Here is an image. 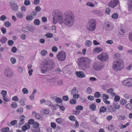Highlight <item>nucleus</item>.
Listing matches in <instances>:
<instances>
[{
	"instance_id": "f257e3e1",
	"label": "nucleus",
	"mask_w": 132,
	"mask_h": 132,
	"mask_svg": "<svg viewBox=\"0 0 132 132\" xmlns=\"http://www.w3.org/2000/svg\"><path fill=\"white\" fill-rule=\"evenodd\" d=\"M54 16L53 22L56 24L57 22L60 24L63 23L67 26L70 27L73 25L75 16L71 11H68L65 12L63 17L62 13L57 10L54 11L52 14Z\"/></svg>"
},
{
	"instance_id": "f03ea898",
	"label": "nucleus",
	"mask_w": 132,
	"mask_h": 132,
	"mask_svg": "<svg viewBox=\"0 0 132 132\" xmlns=\"http://www.w3.org/2000/svg\"><path fill=\"white\" fill-rule=\"evenodd\" d=\"M55 66V63L52 61L47 59H44L42 62L41 72L42 73H46L52 70Z\"/></svg>"
},
{
	"instance_id": "7ed1b4c3",
	"label": "nucleus",
	"mask_w": 132,
	"mask_h": 132,
	"mask_svg": "<svg viewBox=\"0 0 132 132\" xmlns=\"http://www.w3.org/2000/svg\"><path fill=\"white\" fill-rule=\"evenodd\" d=\"M78 60V66L84 70L88 68V64L90 63L91 61L90 59L86 57H80Z\"/></svg>"
},
{
	"instance_id": "20e7f679",
	"label": "nucleus",
	"mask_w": 132,
	"mask_h": 132,
	"mask_svg": "<svg viewBox=\"0 0 132 132\" xmlns=\"http://www.w3.org/2000/svg\"><path fill=\"white\" fill-rule=\"evenodd\" d=\"M123 67V62L122 60H117L114 62L113 68L114 70H120L122 69Z\"/></svg>"
},
{
	"instance_id": "39448f33",
	"label": "nucleus",
	"mask_w": 132,
	"mask_h": 132,
	"mask_svg": "<svg viewBox=\"0 0 132 132\" xmlns=\"http://www.w3.org/2000/svg\"><path fill=\"white\" fill-rule=\"evenodd\" d=\"M96 22L94 19H91L88 20L87 23V29L88 30L92 31L96 29Z\"/></svg>"
},
{
	"instance_id": "423d86ee",
	"label": "nucleus",
	"mask_w": 132,
	"mask_h": 132,
	"mask_svg": "<svg viewBox=\"0 0 132 132\" xmlns=\"http://www.w3.org/2000/svg\"><path fill=\"white\" fill-rule=\"evenodd\" d=\"M119 3V1L118 0H112L109 3L108 5L112 8L120 10V6Z\"/></svg>"
},
{
	"instance_id": "0eeeda50",
	"label": "nucleus",
	"mask_w": 132,
	"mask_h": 132,
	"mask_svg": "<svg viewBox=\"0 0 132 132\" xmlns=\"http://www.w3.org/2000/svg\"><path fill=\"white\" fill-rule=\"evenodd\" d=\"M97 57L99 60L102 62L107 61L109 58L108 54L105 52L102 53L100 55H98Z\"/></svg>"
},
{
	"instance_id": "6e6552de",
	"label": "nucleus",
	"mask_w": 132,
	"mask_h": 132,
	"mask_svg": "<svg viewBox=\"0 0 132 132\" xmlns=\"http://www.w3.org/2000/svg\"><path fill=\"white\" fill-rule=\"evenodd\" d=\"M94 69L96 71H98L103 68L104 66L103 64L98 62L94 63L93 65Z\"/></svg>"
},
{
	"instance_id": "1a4fd4ad",
	"label": "nucleus",
	"mask_w": 132,
	"mask_h": 132,
	"mask_svg": "<svg viewBox=\"0 0 132 132\" xmlns=\"http://www.w3.org/2000/svg\"><path fill=\"white\" fill-rule=\"evenodd\" d=\"M56 57L58 60L60 61H63L65 60L66 58L65 53L63 51L60 52L57 55Z\"/></svg>"
},
{
	"instance_id": "9d476101",
	"label": "nucleus",
	"mask_w": 132,
	"mask_h": 132,
	"mask_svg": "<svg viewBox=\"0 0 132 132\" xmlns=\"http://www.w3.org/2000/svg\"><path fill=\"white\" fill-rule=\"evenodd\" d=\"M9 5L12 10L15 11H18L19 6L14 2L12 1H10L9 2Z\"/></svg>"
},
{
	"instance_id": "9b49d317",
	"label": "nucleus",
	"mask_w": 132,
	"mask_h": 132,
	"mask_svg": "<svg viewBox=\"0 0 132 132\" xmlns=\"http://www.w3.org/2000/svg\"><path fill=\"white\" fill-rule=\"evenodd\" d=\"M76 75L77 77L80 78H84L86 76L84 73L82 71L76 72Z\"/></svg>"
},
{
	"instance_id": "f8f14e48",
	"label": "nucleus",
	"mask_w": 132,
	"mask_h": 132,
	"mask_svg": "<svg viewBox=\"0 0 132 132\" xmlns=\"http://www.w3.org/2000/svg\"><path fill=\"white\" fill-rule=\"evenodd\" d=\"M4 73L5 76L9 77L12 76L13 74L12 70L10 69L5 70Z\"/></svg>"
},
{
	"instance_id": "ddd939ff",
	"label": "nucleus",
	"mask_w": 132,
	"mask_h": 132,
	"mask_svg": "<svg viewBox=\"0 0 132 132\" xmlns=\"http://www.w3.org/2000/svg\"><path fill=\"white\" fill-rule=\"evenodd\" d=\"M105 26L104 27V28L105 30L108 31L110 30H112L113 29V27L110 25V22H106L105 23Z\"/></svg>"
},
{
	"instance_id": "4468645a",
	"label": "nucleus",
	"mask_w": 132,
	"mask_h": 132,
	"mask_svg": "<svg viewBox=\"0 0 132 132\" xmlns=\"http://www.w3.org/2000/svg\"><path fill=\"white\" fill-rule=\"evenodd\" d=\"M107 111L110 112H113L116 111L115 107L113 105L109 106L107 107Z\"/></svg>"
},
{
	"instance_id": "2eb2a0df",
	"label": "nucleus",
	"mask_w": 132,
	"mask_h": 132,
	"mask_svg": "<svg viewBox=\"0 0 132 132\" xmlns=\"http://www.w3.org/2000/svg\"><path fill=\"white\" fill-rule=\"evenodd\" d=\"M128 12L129 14H130V11H132V0H128Z\"/></svg>"
},
{
	"instance_id": "dca6fc26",
	"label": "nucleus",
	"mask_w": 132,
	"mask_h": 132,
	"mask_svg": "<svg viewBox=\"0 0 132 132\" xmlns=\"http://www.w3.org/2000/svg\"><path fill=\"white\" fill-rule=\"evenodd\" d=\"M130 78L122 81V83L123 85L128 86L129 87V84H130Z\"/></svg>"
},
{
	"instance_id": "f3484780",
	"label": "nucleus",
	"mask_w": 132,
	"mask_h": 132,
	"mask_svg": "<svg viewBox=\"0 0 132 132\" xmlns=\"http://www.w3.org/2000/svg\"><path fill=\"white\" fill-rule=\"evenodd\" d=\"M21 117L22 118L21 119L19 123V125H21L24 124V118H25V117L23 115H22L21 116Z\"/></svg>"
},
{
	"instance_id": "a211bd4d",
	"label": "nucleus",
	"mask_w": 132,
	"mask_h": 132,
	"mask_svg": "<svg viewBox=\"0 0 132 132\" xmlns=\"http://www.w3.org/2000/svg\"><path fill=\"white\" fill-rule=\"evenodd\" d=\"M103 50V49L101 47H97L94 50V52L98 53L102 51Z\"/></svg>"
},
{
	"instance_id": "6ab92c4d",
	"label": "nucleus",
	"mask_w": 132,
	"mask_h": 132,
	"mask_svg": "<svg viewBox=\"0 0 132 132\" xmlns=\"http://www.w3.org/2000/svg\"><path fill=\"white\" fill-rule=\"evenodd\" d=\"M96 108V105L94 104H91L89 106V109L93 111H94L95 110Z\"/></svg>"
},
{
	"instance_id": "aec40b11",
	"label": "nucleus",
	"mask_w": 132,
	"mask_h": 132,
	"mask_svg": "<svg viewBox=\"0 0 132 132\" xmlns=\"http://www.w3.org/2000/svg\"><path fill=\"white\" fill-rule=\"evenodd\" d=\"M106 108L104 106H102L100 109V113H104L106 112Z\"/></svg>"
},
{
	"instance_id": "412c9836",
	"label": "nucleus",
	"mask_w": 132,
	"mask_h": 132,
	"mask_svg": "<svg viewBox=\"0 0 132 132\" xmlns=\"http://www.w3.org/2000/svg\"><path fill=\"white\" fill-rule=\"evenodd\" d=\"M26 99L25 98H23L20 99L19 102L21 103V105H24L25 104V102H26Z\"/></svg>"
},
{
	"instance_id": "4be33fe9",
	"label": "nucleus",
	"mask_w": 132,
	"mask_h": 132,
	"mask_svg": "<svg viewBox=\"0 0 132 132\" xmlns=\"http://www.w3.org/2000/svg\"><path fill=\"white\" fill-rule=\"evenodd\" d=\"M7 40V38L4 37H2L1 39L0 42H1L2 43H4L6 42Z\"/></svg>"
},
{
	"instance_id": "5701e85b",
	"label": "nucleus",
	"mask_w": 132,
	"mask_h": 132,
	"mask_svg": "<svg viewBox=\"0 0 132 132\" xmlns=\"http://www.w3.org/2000/svg\"><path fill=\"white\" fill-rule=\"evenodd\" d=\"M92 43L90 40H86L85 42V45L86 46L89 47L91 45Z\"/></svg>"
},
{
	"instance_id": "b1692460",
	"label": "nucleus",
	"mask_w": 132,
	"mask_h": 132,
	"mask_svg": "<svg viewBox=\"0 0 132 132\" xmlns=\"http://www.w3.org/2000/svg\"><path fill=\"white\" fill-rule=\"evenodd\" d=\"M130 125V123L129 122H128L126 124L124 125H120L119 126V127L121 129L124 128H126L128 125Z\"/></svg>"
},
{
	"instance_id": "393cba45",
	"label": "nucleus",
	"mask_w": 132,
	"mask_h": 132,
	"mask_svg": "<svg viewBox=\"0 0 132 132\" xmlns=\"http://www.w3.org/2000/svg\"><path fill=\"white\" fill-rule=\"evenodd\" d=\"M17 16L20 18H22L23 17V15L22 13L20 12H19L16 14Z\"/></svg>"
},
{
	"instance_id": "a878e982",
	"label": "nucleus",
	"mask_w": 132,
	"mask_h": 132,
	"mask_svg": "<svg viewBox=\"0 0 132 132\" xmlns=\"http://www.w3.org/2000/svg\"><path fill=\"white\" fill-rule=\"evenodd\" d=\"M37 128H31V129L32 131L35 132H39L40 129L39 127H37Z\"/></svg>"
},
{
	"instance_id": "bb28decb",
	"label": "nucleus",
	"mask_w": 132,
	"mask_h": 132,
	"mask_svg": "<svg viewBox=\"0 0 132 132\" xmlns=\"http://www.w3.org/2000/svg\"><path fill=\"white\" fill-rule=\"evenodd\" d=\"M78 92V91L76 87H74L71 90V93L72 94H73L75 93H77Z\"/></svg>"
},
{
	"instance_id": "cd10ccee",
	"label": "nucleus",
	"mask_w": 132,
	"mask_h": 132,
	"mask_svg": "<svg viewBox=\"0 0 132 132\" xmlns=\"http://www.w3.org/2000/svg\"><path fill=\"white\" fill-rule=\"evenodd\" d=\"M113 106L115 107L116 110V109H119L120 108L119 104L117 103H115L114 104Z\"/></svg>"
},
{
	"instance_id": "c85d7f7f",
	"label": "nucleus",
	"mask_w": 132,
	"mask_h": 132,
	"mask_svg": "<svg viewBox=\"0 0 132 132\" xmlns=\"http://www.w3.org/2000/svg\"><path fill=\"white\" fill-rule=\"evenodd\" d=\"M22 92L24 94H27L29 92L28 89L25 88H24L22 89Z\"/></svg>"
},
{
	"instance_id": "c756f323",
	"label": "nucleus",
	"mask_w": 132,
	"mask_h": 132,
	"mask_svg": "<svg viewBox=\"0 0 132 132\" xmlns=\"http://www.w3.org/2000/svg\"><path fill=\"white\" fill-rule=\"evenodd\" d=\"M17 104L15 102H12L11 104V106L13 108H16L17 107Z\"/></svg>"
},
{
	"instance_id": "7c9ffc66",
	"label": "nucleus",
	"mask_w": 132,
	"mask_h": 132,
	"mask_svg": "<svg viewBox=\"0 0 132 132\" xmlns=\"http://www.w3.org/2000/svg\"><path fill=\"white\" fill-rule=\"evenodd\" d=\"M9 130V128L8 127H4L2 128L1 130L2 132H7Z\"/></svg>"
},
{
	"instance_id": "2f4dec72",
	"label": "nucleus",
	"mask_w": 132,
	"mask_h": 132,
	"mask_svg": "<svg viewBox=\"0 0 132 132\" xmlns=\"http://www.w3.org/2000/svg\"><path fill=\"white\" fill-rule=\"evenodd\" d=\"M45 36L47 38H51L53 37V35L51 33L48 32L46 34Z\"/></svg>"
},
{
	"instance_id": "473e14b6",
	"label": "nucleus",
	"mask_w": 132,
	"mask_h": 132,
	"mask_svg": "<svg viewBox=\"0 0 132 132\" xmlns=\"http://www.w3.org/2000/svg\"><path fill=\"white\" fill-rule=\"evenodd\" d=\"M44 103L46 105H48L50 106H52V103L50 101L48 100L45 101Z\"/></svg>"
},
{
	"instance_id": "72a5a7b5",
	"label": "nucleus",
	"mask_w": 132,
	"mask_h": 132,
	"mask_svg": "<svg viewBox=\"0 0 132 132\" xmlns=\"http://www.w3.org/2000/svg\"><path fill=\"white\" fill-rule=\"evenodd\" d=\"M126 107L130 110L132 109V103H129L126 105Z\"/></svg>"
},
{
	"instance_id": "f704fd0d",
	"label": "nucleus",
	"mask_w": 132,
	"mask_h": 132,
	"mask_svg": "<svg viewBox=\"0 0 132 132\" xmlns=\"http://www.w3.org/2000/svg\"><path fill=\"white\" fill-rule=\"evenodd\" d=\"M96 117L94 116H92L90 117V120L93 122H95L96 119Z\"/></svg>"
},
{
	"instance_id": "c9c22d12",
	"label": "nucleus",
	"mask_w": 132,
	"mask_h": 132,
	"mask_svg": "<svg viewBox=\"0 0 132 132\" xmlns=\"http://www.w3.org/2000/svg\"><path fill=\"white\" fill-rule=\"evenodd\" d=\"M118 15L117 13H113L111 17L114 19H116L118 17Z\"/></svg>"
},
{
	"instance_id": "e433bc0d",
	"label": "nucleus",
	"mask_w": 132,
	"mask_h": 132,
	"mask_svg": "<svg viewBox=\"0 0 132 132\" xmlns=\"http://www.w3.org/2000/svg\"><path fill=\"white\" fill-rule=\"evenodd\" d=\"M70 104H74L77 103V101L76 100L72 99L70 100Z\"/></svg>"
},
{
	"instance_id": "4c0bfd02",
	"label": "nucleus",
	"mask_w": 132,
	"mask_h": 132,
	"mask_svg": "<svg viewBox=\"0 0 132 132\" xmlns=\"http://www.w3.org/2000/svg\"><path fill=\"white\" fill-rule=\"evenodd\" d=\"M40 21L38 19H35L34 21V23L37 25H39L40 24Z\"/></svg>"
},
{
	"instance_id": "58836bf2",
	"label": "nucleus",
	"mask_w": 132,
	"mask_h": 132,
	"mask_svg": "<svg viewBox=\"0 0 132 132\" xmlns=\"http://www.w3.org/2000/svg\"><path fill=\"white\" fill-rule=\"evenodd\" d=\"M83 109V107L81 105H78L76 107V109L77 110H82Z\"/></svg>"
},
{
	"instance_id": "ea45409f",
	"label": "nucleus",
	"mask_w": 132,
	"mask_h": 132,
	"mask_svg": "<svg viewBox=\"0 0 132 132\" xmlns=\"http://www.w3.org/2000/svg\"><path fill=\"white\" fill-rule=\"evenodd\" d=\"M47 53V51L45 50H42L41 53V54L43 56L46 55Z\"/></svg>"
},
{
	"instance_id": "a19ab883",
	"label": "nucleus",
	"mask_w": 132,
	"mask_h": 132,
	"mask_svg": "<svg viewBox=\"0 0 132 132\" xmlns=\"http://www.w3.org/2000/svg\"><path fill=\"white\" fill-rule=\"evenodd\" d=\"M24 4L26 6H28L30 4V2L29 0H25L24 1Z\"/></svg>"
},
{
	"instance_id": "79ce46f5",
	"label": "nucleus",
	"mask_w": 132,
	"mask_h": 132,
	"mask_svg": "<svg viewBox=\"0 0 132 132\" xmlns=\"http://www.w3.org/2000/svg\"><path fill=\"white\" fill-rule=\"evenodd\" d=\"M120 103L121 104L124 105L127 102L125 100L122 99L120 101Z\"/></svg>"
},
{
	"instance_id": "37998d69",
	"label": "nucleus",
	"mask_w": 132,
	"mask_h": 132,
	"mask_svg": "<svg viewBox=\"0 0 132 132\" xmlns=\"http://www.w3.org/2000/svg\"><path fill=\"white\" fill-rule=\"evenodd\" d=\"M100 95L99 92H96L94 94V97L96 98H98L100 96Z\"/></svg>"
},
{
	"instance_id": "c03bdc74",
	"label": "nucleus",
	"mask_w": 132,
	"mask_h": 132,
	"mask_svg": "<svg viewBox=\"0 0 132 132\" xmlns=\"http://www.w3.org/2000/svg\"><path fill=\"white\" fill-rule=\"evenodd\" d=\"M86 5L88 6L91 7H94L95 6L94 4H93L92 3L90 2H87L86 3Z\"/></svg>"
},
{
	"instance_id": "a18cd8bd",
	"label": "nucleus",
	"mask_w": 132,
	"mask_h": 132,
	"mask_svg": "<svg viewBox=\"0 0 132 132\" xmlns=\"http://www.w3.org/2000/svg\"><path fill=\"white\" fill-rule=\"evenodd\" d=\"M33 127L31 128H37V127H39V124L37 122H35L33 125Z\"/></svg>"
},
{
	"instance_id": "49530a36",
	"label": "nucleus",
	"mask_w": 132,
	"mask_h": 132,
	"mask_svg": "<svg viewBox=\"0 0 132 132\" xmlns=\"http://www.w3.org/2000/svg\"><path fill=\"white\" fill-rule=\"evenodd\" d=\"M11 61L12 64H14L16 61V59L14 57H12L11 58Z\"/></svg>"
},
{
	"instance_id": "de8ad7c7",
	"label": "nucleus",
	"mask_w": 132,
	"mask_h": 132,
	"mask_svg": "<svg viewBox=\"0 0 132 132\" xmlns=\"http://www.w3.org/2000/svg\"><path fill=\"white\" fill-rule=\"evenodd\" d=\"M121 55L119 53H116L114 56V59H117L120 58Z\"/></svg>"
},
{
	"instance_id": "09e8293b",
	"label": "nucleus",
	"mask_w": 132,
	"mask_h": 132,
	"mask_svg": "<svg viewBox=\"0 0 132 132\" xmlns=\"http://www.w3.org/2000/svg\"><path fill=\"white\" fill-rule=\"evenodd\" d=\"M124 96L125 98L127 99L130 98L131 97V95L128 94H125Z\"/></svg>"
},
{
	"instance_id": "8fccbe9b",
	"label": "nucleus",
	"mask_w": 132,
	"mask_h": 132,
	"mask_svg": "<svg viewBox=\"0 0 132 132\" xmlns=\"http://www.w3.org/2000/svg\"><path fill=\"white\" fill-rule=\"evenodd\" d=\"M41 10V9L39 6H36L35 8V10L36 12H39Z\"/></svg>"
},
{
	"instance_id": "3c124183",
	"label": "nucleus",
	"mask_w": 132,
	"mask_h": 132,
	"mask_svg": "<svg viewBox=\"0 0 132 132\" xmlns=\"http://www.w3.org/2000/svg\"><path fill=\"white\" fill-rule=\"evenodd\" d=\"M52 50L53 52H55L57 51V48L55 46H54L52 47Z\"/></svg>"
},
{
	"instance_id": "603ef678",
	"label": "nucleus",
	"mask_w": 132,
	"mask_h": 132,
	"mask_svg": "<svg viewBox=\"0 0 132 132\" xmlns=\"http://www.w3.org/2000/svg\"><path fill=\"white\" fill-rule=\"evenodd\" d=\"M17 120H14L11 121V125L14 126L17 123Z\"/></svg>"
},
{
	"instance_id": "864d4df0",
	"label": "nucleus",
	"mask_w": 132,
	"mask_h": 132,
	"mask_svg": "<svg viewBox=\"0 0 132 132\" xmlns=\"http://www.w3.org/2000/svg\"><path fill=\"white\" fill-rule=\"evenodd\" d=\"M14 43V42L11 40H10L8 41V44L10 46H12Z\"/></svg>"
},
{
	"instance_id": "5fc2aeb1",
	"label": "nucleus",
	"mask_w": 132,
	"mask_h": 132,
	"mask_svg": "<svg viewBox=\"0 0 132 132\" xmlns=\"http://www.w3.org/2000/svg\"><path fill=\"white\" fill-rule=\"evenodd\" d=\"M56 102L58 103H60L62 101V99L59 98H57L55 99Z\"/></svg>"
},
{
	"instance_id": "6e6d98bb",
	"label": "nucleus",
	"mask_w": 132,
	"mask_h": 132,
	"mask_svg": "<svg viewBox=\"0 0 132 132\" xmlns=\"http://www.w3.org/2000/svg\"><path fill=\"white\" fill-rule=\"evenodd\" d=\"M69 119L72 121H75V120L76 118L73 116H70L69 117Z\"/></svg>"
},
{
	"instance_id": "4d7b16f0",
	"label": "nucleus",
	"mask_w": 132,
	"mask_h": 132,
	"mask_svg": "<svg viewBox=\"0 0 132 132\" xmlns=\"http://www.w3.org/2000/svg\"><path fill=\"white\" fill-rule=\"evenodd\" d=\"M87 93L88 94H90L92 92V90L91 88L89 87L88 88L87 90Z\"/></svg>"
},
{
	"instance_id": "13d9d810",
	"label": "nucleus",
	"mask_w": 132,
	"mask_h": 132,
	"mask_svg": "<svg viewBox=\"0 0 132 132\" xmlns=\"http://www.w3.org/2000/svg\"><path fill=\"white\" fill-rule=\"evenodd\" d=\"M28 123L30 124L33 125L35 123L34 121L32 119H29L28 121Z\"/></svg>"
},
{
	"instance_id": "bf43d9fd",
	"label": "nucleus",
	"mask_w": 132,
	"mask_h": 132,
	"mask_svg": "<svg viewBox=\"0 0 132 132\" xmlns=\"http://www.w3.org/2000/svg\"><path fill=\"white\" fill-rule=\"evenodd\" d=\"M120 100V96L118 95L116 96L114 98V100L115 101H119Z\"/></svg>"
},
{
	"instance_id": "052dcab7",
	"label": "nucleus",
	"mask_w": 132,
	"mask_h": 132,
	"mask_svg": "<svg viewBox=\"0 0 132 132\" xmlns=\"http://www.w3.org/2000/svg\"><path fill=\"white\" fill-rule=\"evenodd\" d=\"M33 19L32 17V16L30 15H28L26 16V19L27 20H32Z\"/></svg>"
},
{
	"instance_id": "680f3d73",
	"label": "nucleus",
	"mask_w": 132,
	"mask_h": 132,
	"mask_svg": "<svg viewBox=\"0 0 132 132\" xmlns=\"http://www.w3.org/2000/svg\"><path fill=\"white\" fill-rule=\"evenodd\" d=\"M17 50V48L15 47H12L11 49V51L13 53L16 52Z\"/></svg>"
},
{
	"instance_id": "e2e57ef3",
	"label": "nucleus",
	"mask_w": 132,
	"mask_h": 132,
	"mask_svg": "<svg viewBox=\"0 0 132 132\" xmlns=\"http://www.w3.org/2000/svg\"><path fill=\"white\" fill-rule=\"evenodd\" d=\"M1 30L4 34H5L6 32V29L2 27L1 28Z\"/></svg>"
},
{
	"instance_id": "0e129e2a",
	"label": "nucleus",
	"mask_w": 132,
	"mask_h": 132,
	"mask_svg": "<svg viewBox=\"0 0 132 132\" xmlns=\"http://www.w3.org/2000/svg\"><path fill=\"white\" fill-rule=\"evenodd\" d=\"M51 127L53 129H55L56 126V124L53 122H52L51 123Z\"/></svg>"
},
{
	"instance_id": "69168bd1",
	"label": "nucleus",
	"mask_w": 132,
	"mask_h": 132,
	"mask_svg": "<svg viewBox=\"0 0 132 132\" xmlns=\"http://www.w3.org/2000/svg\"><path fill=\"white\" fill-rule=\"evenodd\" d=\"M73 95V98H74L77 99L80 97V95L79 94H75Z\"/></svg>"
},
{
	"instance_id": "338daca9",
	"label": "nucleus",
	"mask_w": 132,
	"mask_h": 132,
	"mask_svg": "<svg viewBox=\"0 0 132 132\" xmlns=\"http://www.w3.org/2000/svg\"><path fill=\"white\" fill-rule=\"evenodd\" d=\"M109 98V96L106 94H104L103 96V100L107 99Z\"/></svg>"
},
{
	"instance_id": "774afa93",
	"label": "nucleus",
	"mask_w": 132,
	"mask_h": 132,
	"mask_svg": "<svg viewBox=\"0 0 132 132\" xmlns=\"http://www.w3.org/2000/svg\"><path fill=\"white\" fill-rule=\"evenodd\" d=\"M129 40L132 42V32H131L130 33L129 35Z\"/></svg>"
}]
</instances>
